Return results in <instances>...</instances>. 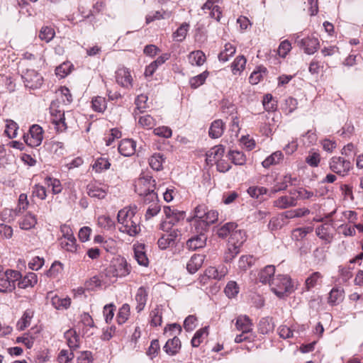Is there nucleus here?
Masks as SVG:
<instances>
[{
	"instance_id": "6e6d98bb",
	"label": "nucleus",
	"mask_w": 363,
	"mask_h": 363,
	"mask_svg": "<svg viewBox=\"0 0 363 363\" xmlns=\"http://www.w3.org/2000/svg\"><path fill=\"white\" fill-rule=\"evenodd\" d=\"M254 264L253 257L251 255H242L240 257L238 261V267L243 271L247 270L251 267Z\"/></svg>"
},
{
	"instance_id": "37998d69",
	"label": "nucleus",
	"mask_w": 363,
	"mask_h": 363,
	"mask_svg": "<svg viewBox=\"0 0 363 363\" xmlns=\"http://www.w3.org/2000/svg\"><path fill=\"white\" fill-rule=\"evenodd\" d=\"M208 72L204 71L200 74H198L197 76H195L194 77H191L189 80V84L191 88L196 89L201 85L203 84L206 79L208 77Z\"/></svg>"
},
{
	"instance_id": "c85d7f7f",
	"label": "nucleus",
	"mask_w": 363,
	"mask_h": 363,
	"mask_svg": "<svg viewBox=\"0 0 363 363\" xmlns=\"http://www.w3.org/2000/svg\"><path fill=\"white\" fill-rule=\"evenodd\" d=\"M188 60L191 65L201 66L206 62V55L201 50H195L189 53Z\"/></svg>"
},
{
	"instance_id": "09e8293b",
	"label": "nucleus",
	"mask_w": 363,
	"mask_h": 363,
	"mask_svg": "<svg viewBox=\"0 0 363 363\" xmlns=\"http://www.w3.org/2000/svg\"><path fill=\"white\" fill-rule=\"evenodd\" d=\"M229 157L236 165H243L246 162V157L243 152L238 150H230Z\"/></svg>"
},
{
	"instance_id": "dca6fc26",
	"label": "nucleus",
	"mask_w": 363,
	"mask_h": 363,
	"mask_svg": "<svg viewBox=\"0 0 363 363\" xmlns=\"http://www.w3.org/2000/svg\"><path fill=\"white\" fill-rule=\"evenodd\" d=\"M219 2L220 0H207L201 7V9L204 11L208 10L210 16L217 21H220L222 15L220 8L218 5Z\"/></svg>"
},
{
	"instance_id": "5fc2aeb1",
	"label": "nucleus",
	"mask_w": 363,
	"mask_h": 363,
	"mask_svg": "<svg viewBox=\"0 0 363 363\" xmlns=\"http://www.w3.org/2000/svg\"><path fill=\"white\" fill-rule=\"evenodd\" d=\"M164 213L167 217L169 218V223H172L174 225L176 222H178L181 218H183L182 213H175L173 210L170 208V207H164Z\"/></svg>"
},
{
	"instance_id": "473e14b6",
	"label": "nucleus",
	"mask_w": 363,
	"mask_h": 363,
	"mask_svg": "<svg viewBox=\"0 0 363 363\" xmlns=\"http://www.w3.org/2000/svg\"><path fill=\"white\" fill-rule=\"evenodd\" d=\"M209 136L211 138H218L223 133V123L221 120H216L211 123L209 128Z\"/></svg>"
},
{
	"instance_id": "b1692460",
	"label": "nucleus",
	"mask_w": 363,
	"mask_h": 363,
	"mask_svg": "<svg viewBox=\"0 0 363 363\" xmlns=\"http://www.w3.org/2000/svg\"><path fill=\"white\" fill-rule=\"evenodd\" d=\"M204 255H194L186 264V269L191 274H194L202 266L204 261Z\"/></svg>"
},
{
	"instance_id": "ddd939ff",
	"label": "nucleus",
	"mask_w": 363,
	"mask_h": 363,
	"mask_svg": "<svg viewBox=\"0 0 363 363\" xmlns=\"http://www.w3.org/2000/svg\"><path fill=\"white\" fill-rule=\"evenodd\" d=\"M296 42L301 48L303 49L305 53L308 55L313 54L319 46V41L316 38L307 37L298 40V37H297Z\"/></svg>"
},
{
	"instance_id": "3c124183",
	"label": "nucleus",
	"mask_w": 363,
	"mask_h": 363,
	"mask_svg": "<svg viewBox=\"0 0 363 363\" xmlns=\"http://www.w3.org/2000/svg\"><path fill=\"white\" fill-rule=\"evenodd\" d=\"M189 25L186 23H182L174 33V38L178 42H182L186 36Z\"/></svg>"
},
{
	"instance_id": "e433bc0d",
	"label": "nucleus",
	"mask_w": 363,
	"mask_h": 363,
	"mask_svg": "<svg viewBox=\"0 0 363 363\" xmlns=\"http://www.w3.org/2000/svg\"><path fill=\"white\" fill-rule=\"evenodd\" d=\"M237 228L238 225L235 223H227L218 229L217 234L220 238H225L228 236L230 237L232 232Z\"/></svg>"
},
{
	"instance_id": "412c9836",
	"label": "nucleus",
	"mask_w": 363,
	"mask_h": 363,
	"mask_svg": "<svg viewBox=\"0 0 363 363\" xmlns=\"http://www.w3.org/2000/svg\"><path fill=\"white\" fill-rule=\"evenodd\" d=\"M147 296L148 291L145 287L140 286L137 290L135 297V299L137 302V306L135 307L137 312L140 313L144 309L147 301Z\"/></svg>"
},
{
	"instance_id": "bb28decb",
	"label": "nucleus",
	"mask_w": 363,
	"mask_h": 363,
	"mask_svg": "<svg viewBox=\"0 0 363 363\" xmlns=\"http://www.w3.org/2000/svg\"><path fill=\"white\" fill-rule=\"evenodd\" d=\"M18 286L21 289L32 287L38 282L37 275L33 272L28 273L24 277L20 278L18 281Z\"/></svg>"
},
{
	"instance_id": "4d7b16f0",
	"label": "nucleus",
	"mask_w": 363,
	"mask_h": 363,
	"mask_svg": "<svg viewBox=\"0 0 363 363\" xmlns=\"http://www.w3.org/2000/svg\"><path fill=\"white\" fill-rule=\"evenodd\" d=\"M150 324L152 326H158L162 323V310L157 307L150 313Z\"/></svg>"
},
{
	"instance_id": "72a5a7b5",
	"label": "nucleus",
	"mask_w": 363,
	"mask_h": 363,
	"mask_svg": "<svg viewBox=\"0 0 363 363\" xmlns=\"http://www.w3.org/2000/svg\"><path fill=\"white\" fill-rule=\"evenodd\" d=\"M343 289L333 288L329 294L328 303L333 306L339 304L343 300Z\"/></svg>"
},
{
	"instance_id": "bf43d9fd",
	"label": "nucleus",
	"mask_w": 363,
	"mask_h": 363,
	"mask_svg": "<svg viewBox=\"0 0 363 363\" xmlns=\"http://www.w3.org/2000/svg\"><path fill=\"white\" fill-rule=\"evenodd\" d=\"M130 314V306L128 304H123L119 309L117 320L119 324L124 323L128 318Z\"/></svg>"
},
{
	"instance_id": "a19ab883",
	"label": "nucleus",
	"mask_w": 363,
	"mask_h": 363,
	"mask_svg": "<svg viewBox=\"0 0 363 363\" xmlns=\"http://www.w3.org/2000/svg\"><path fill=\"white\" fill-rule=\"evenodd\" d=\"M246 58L243 55L238 56L231 65L232 72L234 74L241 72L245 67Z\"/></svg>"
},
{
	"instance_id": "f704fd0d",
	"label": "nucleus",
	"mask_w": 363,
	"mask_h": 363,
	"mask_svg": "<svg viewBox=\"0 0 363 363\" xmlns=\"http://www.w3.org/2000/svg\"><path fill=\"white\" fill-rule=\"evenodd\" d=\"M323 276L318 272H315L311 274L305 281V286L307 291L311 290L312 288L315 286L320 284L322 281Z\"/></svg>"
},
{
	"instance_id": "9d476101",
	"label": "nucleus",
	"mask_w": 363,
	"mask_h": 363,
	"mask_svg": "<svg viewBox=\"0 0 363 363\" xmlns=\"http://www.w3.org/2000/svg\"><path fill=\"white\" fill-rule=\"evenodd\" d=\"M25 86L32 89L40 88L43 84V77L34 69H27L22 74Z\"/></svg>"
},
{
	"instance_id": "e2e57ef3",
	"label": "nucleus",
	"mask_w": 363,
	"mask_h": 363,
	"mask_svg": "<svg viewBox=\"0 0 363 363\" xmlns=\"http://www.w3.org/2000/svg\"><path fill=\"white\" fill-rule=\"evenodd\" d=\"M247 193L251 197L258 199L259 196L267 193V189L263 186H250Z\"/></svg>"
},
{
	"instance_id": "0eeeda50",
	"label": "nucleus",
	"mask_w": 363,
	"mask_h": 363,
	"mask_svg": "<svg viewBox=\"0 0 363 363\" xmlns=\"http://www.w3.org/2000/svg\"><path fill=\"white\" fill-rule=\"evenodd\" d=\"M330 169L342 177L346 176L352 168V163L342 157H333L329 162Z\"/></svg>"
},
{
	"instance_id": "603ef678",
	"label": "nucleus",
	"mask_w": 363,
	"mask_h": 363,
	"mask_svg": "<svg viewBox=\"0 0 363 363\" xmlns=\"http://www.w3.org/2000/svg\"><path fill=\"white\" fill-rule=\"evenodd\" d=\"M18 129V124L12 120L6 121L5 133L9 138H14L17 136Z\"/></svg>"
},
{
	"instance_id": "4c0bfd02",
	"label": "nucleus",
	"mask_w": 363,
	"mask_h": 363,
	"mask_svg": "<svg viewBox=\"0 0 363 363\" xmlns=\"http://www.w3.org/2000/svg\"><path fill=\"white\" fill-rule=\"evenodd\" d=\"M225 152L223 145H216L206 153V160L213 162L221 157Z\"/></svg>"
},
{
	"instance_id": "a211bd4d",
	"label": "nucleus",
	"mask_w": 363,
	"mask_h": 363,
	"mask_svg": "<svg viewBox=\"0 0 363 363\" xmlns=\"http://www.w3.org/2000/svg\"><path fill=\"white\" fill-rule=\"evenodd\" d=\"M136 143L131 139H124L118 145V152L125 157H130L135 152Z\"/></svg>"
},
{
	"instance_id": "338daca9",
	"label": "nucleus",
	"mask_w": 363,
	"mask_h": 363,
	"mask_svg": "<svg viewBox=\"0 0 363 363\" xmlns=\"http://www.w3.org/2000/svg\"><path fill=\"white\" fill-rule=\"evenodd\" d=\"M160 211V205L159 202H154L150 205L147 209L145 213L146 220L150 219L151 218L156 216Z\"/></svg>"
},
{
	"instance_id": "39448f33",
	"label": "nucleus",
	"mask_w": 363,
	"mask_h": 363,
	"mask_svg": "<svg viewBox=\"0 0 363 363\" xmlns=\"http://www.w3.org/2000/svg\"><path fill=\"white\" fill-rule=\"evenodd\" d=\"M271 290L279 298L291 294L294 288L291 278L287 275L278 274L270 283Z\"/></svg>"
},
{
	"instance_id": "4be33fe9",
	"label": "nucleus",
	"mask_w": 363,
	"mask_h": 363,
	"mask_svg": "<svg viewBox=\"0 0 363 363\" xmlns=\"http://www.w3.org/2000/svg\"><path fill=\"white\" fill-rule=\"evenodd\" d=\"M275 267L274 265H267L262 269L258 274V279L262 284H268L270 286V283L274 277Z\"/></svg>"
},
{
	"instance_id": "2f4dec72",
	"label": "nucleus",
	"mask_w": 363,
	"mask_h": 363,
	"mask_svg": "<svg viewBox=\"0 0 363 363\" xmlns=\"http://www.w3.org/2000/svg\"><path fill=\"white\" fill-rule=\"evenodd\" d=\"M284 155L281 151H276L267 157L262 164L264 168H269L272 165L279 164L283 160Z\"/></svg>"
},
{
	"instance_id": "864d4df0",
	"label": "nucleus",
	"mask_w": 363,
	"mask_h": 363,
	"mask_svg": "<svg viewBox=\"0 0 363 363\" xmlns=\"http://www.w3.org/2000/svg\"><path fill=\"white\" fill-rule=\"evenodd\" d=\"M28 206V201L27 199V196L25 194H21L19 196L18 207L15 210L9 209V211L13 212L15 216H18L21 213V211L27 209Z\"/></svg>"
},
{
	"instance_id": "c03bdc74",
	"label": "nucleus",
	"mask_w": 363,
	"mask_h": 363,
	"mask_svg": "<svg viewBox=\"0 0 363 363\" xmlns=\"http://www.w3.org/2000/svg\"><path fill=\"white\" fill-rule=\"evenodd\" d=\"M61 247L68 252H74L77 250V240L75 238L73 239H59Z\"/></svg>"
},
{
	"instance_id": "a18cd8bd",
	"label": "nucleus",
	"mask_w": 363,
	"mask_h": 363,
	"mask_svg": "<svg viewBox=\"0 0 363 363\" xmlns=\"http://www.w3.org/2000/svg\"><path fill=\"white\" fill-rule=\"evenodd\" d=\"M55 33L52 28L49 26H43L40 30L39 38L40 40L46 43L51 41L55 37Z\"/></svg>"
},
{
	"instance_id": "f3484780",
	"label": "nucleus",
	"mask_w": 363,
	"mask_h": 363,
	"mask_svg": "<svg viewBox=\"0 0 363 363\" xmlns=\"http://www.w3.org/2000/svg\"><path fill=\"white\" fill-rule=\"evenodd\" d=\"M197 235L191 238L186 241V246L189 250H196L199 248H202L206 245V232H196Z\"/></svg>"
},
{
	"instance_id": "8fccbe9b",
	"label": "nucleus",
	"mask_w": 363,
	"mask_h": 363,
	"mask_svg": "<svg viewBox=\"0 0 363 363\" xmlns=\"http://www.w3.org/2000/svg\"><path fill=\"white\" fill-rule=\"evenodd\" d=\"M111 163L106 158L99 157L97 160H96L92 167L96 172H101L104 170L109 169Z\"/></svg>"
},
{
	"instance_id": "0e129e2a",
	"label": "nucleus",
	"mask_w": 363,
	"mask_h": 363,
	"mask_svg": "<svg viewBox=\"0 0 363 363\" xmlns=\"http://www.w3.org/2000/svg\"><path fill=\"white\" fill-rule=\"evenodd\" d=\"M74 355L73 352H68L66 350H62L58 355L59 363H72Z\"/></svg>"
},
{
	"instance_id": "ea45409f",
	"label": "nucleus",
	"mask_w": 363,
	"mask_h": 363,
	"mask_svg": "<svg viewBox=\"0 0 363 363\" xmlns=\"http://www.w3.org/2000/svg\"><path fill=\"white\" fill-rule=\"evenodd\" d=\"M37 223V219L35 216L28 213H27L23 219L19 223L20 227L24 230H29L35 227Z\"/></svg>"
},
{
	"instance_id": "f03ea898",
	"label": "nucleus",
	"mask_w": 363,
	"mask_h": 363,
	"mask_svg": "<svg viewBox=\"0 0 363 363\" xmlns=\"http://www.w3.org/2000/svg\"><path fill=\"white\" fill-rule=\"evenodd\" d=\"M218 217L216 211L209 210L206 206L201 204L195 208L191 223L196 232H206L209 226L218 220Z\"/></svg>"
},
{
	"instance_id": "5701e85b",
	"label": "nucleus",
	"mask_w": 363,
	"mask_h": 363,
	"mask_svg": "<svg viewBox=\"0 0 363 363\" xmlns=\"http://www.w3.org/2000/svg\"><path fill=\"white\" fill-rule=\"evenodd\" d=\"M296 181V178L292 177L290 174H287L283 177L281 182H277L272 189L271 194H276L279 191L286 190L288 185H293L294 182Z\"/></svg>"
},
{
	"instance_id": "393cba45",
	"label": "nucleus",
	"mask_w": 363,
	"mask_h": 363,
	"mask_svg": "<svg viewBox=\"0 0 363 363\" xmlns=\"http://www.w3.org/2000/svg\"><path fill=\"white\" fill-rule=\"evenodd\" d=\"M64 336L68 347L72 351L79 347V337L75 330L69 329L65 333Z\"/></svg>"
},
{
	"instance_id": "49530a36",
	"label": "nucleus",
	"mask_w": 363,
	"mask_h": 363,
	"mask_svg": "<svg viewBox=\"0 0 363 363\" xmlns=\"http://www.w3.org/2000/svg\"><path fill=\"white\" fill-rule=\"evenodd\" d=\"M235 48L230 43L225 45L224 50L218 55V59L221 62H226L229 57L233 55L235 52Z\"/></svg>"
},
{
	"instance_id": "7ed1b4c3",
	"label": "nucleus",
	"mask_w": 363,
	"mask_h": 363,
	"mask_svg": "<svg viewBox=\"0 0 363 363\" xmlns=\"http://www.w3.org/2000/svg\"><path fill=\"white\" fill-rule=\"evenodd\" d=\"M235 326L238 330L242 332L240 335L235 336V342H252L256 338V335L253 332V324L247 315H239L236 319Z\"/></svg>"
},
{
	"instance_id": "4468645a",
	"label": "nucleus",
	"mask_w": 363,
	"mask_h": 363,
	"mask_svg": "<svg viewBox=\"0 0 363 363\" xmlns=\"http://www.w3.org/2000/svg\"><path fill=\"white\" fill-rule=\"evenodd\" d=\"M116 79L118 84L124 88H130L133 86V77L129 69L121 67L116 72Z\"/></svg>"
},
{
	"instance_id": "79ce46f5",
	"label": "nucleus",
	"mask_w": 363,
	"mask_h": 363,
	"mask_svg": "<svg viewBox=\"0 0 363 363\" xmlns=\"http://www.w3.org/2000/svg\"><path fill=\"white\" fill-rule=\"evenodd\" d=\"M138 124L145 128L151 129L156 125V120L150 115L145 114L138 117Z\"/></svg>"
},
{
	"instance_id": "423d86ee",
	"label": "nucleus",
	"mask_w": 363,
	"mask_h": 363,
	"mask_svg": "<svg viewBox=\"0 0 363 363\" xmlns=\"http://www.w3.org/2000/svg\"><path fill=\"white\" fill-rule=\"evenodd\" d=\"M21 277L19 272L7 269L0 276V293L9 294L16 289V282Z\"/></svg>"
},
{
	"instance_id": "20e7f679",
	"label": "nucleus",
	"mask_w": 363,
	"mask_h": 363,
	"mask_svg": "<svg viewBox=\"0 0 363 363\" xmlns=\"http://www.w3.org/2000/svg\"><path fill=\"white\" fill-rule=\"evenodd\" d=\"M131 267L127 260L121 256H118L111 261L110 265L106 269V274L109 277H124L130 273Z\"/></svg>"
},
{
	"instance_id": "2eb2a0df",
	"label": "nucleus",
	"mask_w": 363,
	"mask_h": 363,
	"mask_svg": "<svg viewBox=\"0 0 363 363\" xmlns=\"http://www.w3.org/2000/svg\"><path fill=\"white\" fill-rule=\"evenodd\" d=\"M297 204V198L295 196V192L290 191V195H285L279 197L273 201V206L279 209H285L296 206Z\"/></svg>"
},
{
	"instance_id": "9b49d317",
	"label": "nucleus",
	"mask_w": 363,
	"mask_h": 363,
	"mask_svg": "<svg viewBox=\"0 0 363 363\" xmlns=\"http://www.w3.org/2000/svg\"><path fill=\"white\" fill-rule=\"evenodd\" d=\"M262 104L264 109L268 112L262 116V120L267 123V120L271 118L272 121H275L276 113L275 111L277 108V102L274 99L273 96L270 94H267L264 96Z\"/></svg>"
},
{
	"instance_id": "cd10ccee",
	"label": "nucleus",
	"mask_w": 363,
	"mask_h": 363,
	"mask_svg": "<svg viewBox=\"0 0 363 363\" xmlns=\"http://www.w3.org/2000/svg\"><path fill=\"white\" fill-rule=\"evenodd\" d=\"M181 347V342L180 340L174 336L172 339L169 340L165 345L164 346V350L165 352L169 355L176 354Z\"/></svg>"
},
{
	"instance_id": "c756f323",
	"label": "nucleus",
	"mask_w": 363,
	"mask_h": 363,
	"mask_svg": "<svg viewBox=\"0 0 363 363\" xmlns=\"http://www.w3.org/2000/svg\"><path fill=\"white\" fill-rule=\"evenodd\" d=\"M88 195L94 199H103L107 194V188H102L94 185H89L87 187Z\"/></svg>"
},
{
	"instance_id": "aec40b11",
	"label": "nucleus",
	"mask_w": 363,
	"mask_h": 363,
	"mask_svg": "<svg viewBox=\"0 0 363 363\" xmlns=\"http://www.w3.org/2000/svg\"><path fill=\"white\" fill-rule=\"evenodd\" d=\"M133 250L135 259L138 264L143 267H147L149 264V259L145 251V245H134Z\"/></svg>"
},
{
	"instance_id": "c9c22d12",
	"label": "nucleus",
	"mask_w": 363,
	"mask_h": 363,
	"mask_svg": "<svg viewBox=\"0 0 363 363\" xmlns=\"http://www.w3.org/2000/svg\"><path fill=\"white\" fill-rule=\"evenodd\" d=\"M51 303L57 310L67 309L71 304V299L69 298H62L57 296H55L51 298Z\"/></svg>"
},
{
	"instance_id": "de8ad7c7",
	"label": "nucleus",
	"mask_w": 363,
	"mask_h": 363,
	"mask_svg": "<svg viewBox=\"0 0 363 363\" xmlns=\"http://www.w3.org/2000/svg\"><path fill=\"white\" fill-rule=\"evenodd\" d=\"M267 72L265 67H258L250 76L249 81L252 84H258L264 77Z\"/></svg>"
},
{
	"instance_id": "1a4fd4ad",
	"label": "nucleus",
	"mask_w": 363,
	"mask_h": 363,
	"mask_svg": "<svg viewBox=\"0 0 363 363\" xmlns=\"http://www.w3.org/2000/svg\"><path fill=\"white\" fill-rule=\"evenodd\" d=\"M156 186L155 180L147 174L143 175L135 182V191L139 196L148 193L150 190H155Z\"/></svg>"
},
{
	"instance_id": "13d9d810",
	"label": "nucleus",
	"mask_w": 363,
	"mask_h": 363,
	"mask_svg": "<svg viewBox=\"0 0 363 363\" xmlns=\"http://www.w3.org/2000/svg\"><path fill=\"white\" fill-rule=\"evenodd\" d=\"M92 107L94 111L104 112L106 108V99L101 96H96L92 99Z\"/></svg>"
},
{
	"instance_id": "f8f14e48",
	"label": "nucleus",
	"mask_w": 363,
	"mask_h": 363,
	"mask_svg": "<svg viewBox=\"0 0 363 363\" xmlns=\"http://www.w3.org/2000/svg\"><path fill=\"white\" fill-rule=\"evenodd\" d=\"M50 113L52 116V122L55 125L57 130L62 132L66 130L67 125L65 121V112L57 110L54 102L50 106Z\"/></svg>"
},
{
	"instance_id": "6e6552de",
	"label": "nucleus",
	"mask_w": 363,
	"mask_h": 363,
	"mask_svg": "<svg viewBox=\"0 0 363 363\" xmlns=\"http://www.w3.org/2000/svg\"><path fill=\"white\" fill-rule=\"evenodd\" d=\"M43 128L38 125H33L29 130V133L24 135L25 143L30 147L39 146L43 138Z\"/></svg>"
},
{
	"instance_id": "f257e3e1",
	"label": "nucleus",
	"mask_w": 363,
	"mask_h": 363,
	"mask_svg": "<svg viewBox=\"0 0 363 363\" xmlns=\"http://www.w3.org/2000/svg\"><path fill=\"white\" fill-rule=\"evenodd\" d=\"M119 230L130 236L140 232V217L137 215V206H128L120 210L117 215Z\"/></svg>"
},
{
	"instance_id": "052dcab7",
	"label": "nucleus",
	"mask_w": 363,
	"mask_h": 363,
	"mask_svg": "<svg viewBox=\"0 0 363 363\" xmlns=\"http://www.w3.org/2000/svg\"><path fill=\"white\" fill-rule=\"evenodd\" d=\"M239 292V286L238 284L234 281H229L225 288V293L229 298L235 297Z\"/></svg>"
},
{
	"instance_id": "a878e982",
	"label": "nucleus",
	"mask_w": 363,
	"mask_h": 363,
	"mask_svg": "<svg viewBox=\"0 0 363 363\" xmlns=\"http://www.w3.org/2000/svg\"><path fill=\"white\" fill-rule=\"evenodd\" d=\"M33 311L30 309H27L23 314L22 317L18 320L16 323V330L23 331L30 325L31 320L33 317Z\"/></svg>"
},
{
	"instance_id": "69168bd1",
	"label": "nucleus",
	"mask_w": 363,
	"mask_h": 363,
	"mask_svg": "<svg viewBox=\"0 0 363 363\" xmlns=\"http://www.w3.org/2000/svg\"><path fill=\"white\" fill-rule=\"evenodd\" d=\"M63 270V264L58 261H55L51 265L50 269L48 271L47 274L51 277H55L58 274L61 273Z\"/></svg>"
},
{
	"instance_id": "6ab92c4d",
	"label": "nucleus",
	"mask_w": 363,
	"mask_h": 363,
	"mask_svg": "<svg viewBox=\"0 0 363 363\" xmlns=\"http://www.w3.org/2000/svg\"><path fill=\"white\" fill-rule=\"evenodd\" d=\"M246 240V234L245 232L240 229L234 230L228 240V245L233 247H238V248H240L242 244Z\"/></svg>"
},
{
	"instance_id": "7c9ffc66",
	"label": "nucleus",
	"mask_w": 363,
	"mask_h": 363,
	"mask_svg": "<svg viewBox=\"0 0 363 363\" xmlns=\"http://www.w3.org/2000/svg\"><path fill=\"white\" fill-rule=\"evenodd\" d=\"M274 326L273 318L267 316L262 318L259 320L258 328L262 334H267L269 332L273 331Z\"/></svg>"
},
{
	"instance_id": "680f3d73",
	"label": "nucleus",
	"mask_w": 363,
	"mask_h": 363,
	"mask_svg": "<svg viewBox=\"0 0 363 363\" xmlns=\"http://www.w3.org/2000/svg\"><path fill=\"white\" fill-rule=\"evenodd\" d=\"M162 156L160 154L153 155L149 160V164L154 170L159 171L162 166Z\"/></svg>"
},
{
	"instance_id": "774afa93",
	"label": "nucleus",
	"mask_w": 363,
	"mask_h": 363,
	"mask_svg": "<svg viewBox=\"0 0 363 363\" xmlns=\"http://www.w3.org/2000/svg\"><path fill=\"white\" fill-rule=\"evenodd\" d=\"M78 363H91L93 362L92 353L90 351L80 352L79 355L77 357Z\"/></svg>"
},
{
	"instance_id": "58836bf2",
	"label": "nucleus",
	"mask_w": 363,
	"mask_h": 363,
	"mask_svg": "<svg viewBox=\"0 0 363 363\" xmlns=\"http://www.w3.org/2000/svg\"><path fill=\"white\" fill-rule=\"evenodd\" d=\"M208 335V327L197 330L191 340V345L194 347H199Z\"/></svg>"
}]
</instances>
